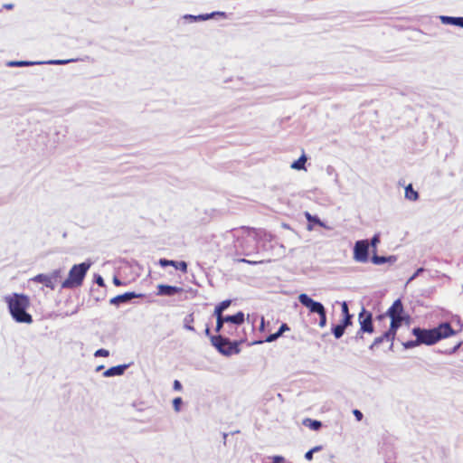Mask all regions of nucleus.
Wrapping results in <instances>:
<instances>
[{
  "instance_id": "f257e3e1",
  "label": "nucleus",
  "mask_w": 463,
  "mask_h": 463,
  "mask_svg": "<svg viewBox=\"0 0 463 463\" xmlns=\"http://www.w3.org/2000/svg\"><path fill=\"white\" fill-rule=\"evenodd\" d=\"M412 335L416 337L415 341L407 342L405 347H413L419 345H431L441 339H445L456 335V331L451 327L449 323H441L438 326L431 329H422L414 327Z\"/></svg>"
},
{
  "instance_id": "f03ea898",
  "label": "nucleus",
  "mask_w": 463,
  "mask_h": 463,
  "mask_svg": "<svg viewBox=\"0 0 463 463\" xmlns=\"http://www.w3.org/2000/svg\"><path fill=\"white\" fill-rule=\"evenodd\" d=\"M9 312L12 317L18 323H33L32 316L27 312L31 305L28 296L24 294L13 293L5 297Z\"/></svg>"
},
{
  "instance_id": "7ed1b4c3",
  "label": "nucleus",
  "mask_w": 463,
  "mask_h": 463,
  "mask_svg": "<svg viewBox=\"0 0 463 463\" xmlns=\"http://www.w3.org/2000/svg\"><path fill=\"white\" fill-rule=\"evenodd\" d=\"M391 318V324L389 327V335L397 333L398 328L402 326V321L405 319L404 308L401 299H396L392 305L388 308L385 314L377 317L378 320L385 319L386 317Z\"/></svg>"
},
{
  "instance_id": "20e7f679",
  "label": "nucleus",
  "mask_w": 463,
  "mask_h": 463,
  "mask_svg": "<svg viewBox=\"0 0 463 463\" xmlns=\"http://www.w3.org/2000/svg\"><path fill=\"white\" fill-rule=\"evenodd\" d=\"M246 341V338L240 337L239 339L230 340L225 335H213L211 336L212 345L222 354L232 355L240 353L239 345Z\"/></svg>"
},
{
  "instance_id": "39448f33",
  "label": "nucleus",
  "mask_w": 463,
  "mask_h": 463,
  "mask_svg": "<svg viewBox=\"0 0 463 463\" xmlns=\"http://www.w3.org/2000/svg\"><path fill=\"white\" fill-rule=\"evenodd\" d=\"M90 267V265L87 263L73 265L69 271L68 278L64 280L61 279V288L80 287Z\"/></svg>"
},
{
  "instance_id": "423d86ee",
  "label": "nucleus",
  "mask_w": 463,
  "mask_h": 463,
  "mask_svg": "<svg viewBox=\"0 0 463 463\" xmlns=\"http://www.w3.org/2000/svg\"><path fill=\"white\" fill-rule=\"evenodd\" d=\"M299 302L307 307L310 312L317 313L319 316V326L324 327L326 325V312L324 306L320 302L313 300L307 294H300Z\"/></svg>"
},
{
  "instance_id": "0eeeda50",
  "label": "nucleus",
  "mask_w": 463,
  "mask_h": 463,
  "mask_svg": "<svg viewBox=\"0 0 463 463\" xmlns=\"http://www.w3.org/2000/svg\"><path fill=\"white\" fill-rule=\"evenodd\" d=\"M62 271L55 269L50 274H38L34 276L32 280L37 283H42L45 287L54 289L57 284L61 285Z\"/></svg>"
},
{
  "instance_id": "6e6552de",
  "label": "nucleus",
  "mask_w": 463,
  "mask_h": 463,
  "mask_svg": "<svg viewBox=\"0 0 463 463\" xmlns=\"http://www.w3.org/2000/svg\"><path fill=\"white\" fill-rule=\"evenodd\" d=\"M358 321L360 325V328L357 331L356 337H363V334L368 333L373 334L374 331L373 325V316L372 313L365 310L364 308L359 313Z\"/></svg>"
},
{
  "instance_id": "1a4fd4ad",
  "label": "nucleus",
  "mask_w": 463,
  "mask_h": 463,
  "mask_svg": "<svg viewBox=\"0 0 463 463\" xmlns=\"http://www.w3.org/2000/svg\"><path fill=\"white\" fill-rule=\"evenodd\" d=\"M369 246L367 240L357 241L354 248V260L362 263L367 262Z\"/></svg>"
},
{
  "instance_id": "9d476101",
  "label": "nucleus",
  "mask_w": 463,
  "mask_h": 463,
  "mask_svg": "<svg viewBox=\"0 0 463 463\" xmlns=\"http://www.w3.org/2000/svg\"><path fill=\"white\" fill-rule=\"evenodd\" d=\"M183 291L182 288L160 284L157 286V296H174Z\"/></svg>"
},
{
  "instance_id": "9b49d317",
  "label": "nucleus",
  "mask_w": 463,
  "mask_h": 463,
  "mask_svg": "<svg viewBox=\"0 0 463 463\" xmlns=\"http://www.w3.org/2000/svg\"><path fill=\"white\" fill-rule=\"evenodd\" d=\"M159 264L162 267L172 266L175 269H179L184 273L187 272V263L185 261H175V260H165V259H160Z\"/></svg>"
},
{
  "instance_id": "f8f14e48",
  "label": "nucleus",
  "mask_w": 463,
  "mask_h": 463,
  "mask_svg": "<svg viewBox=\"0 0 463 463\" xmlns=\"http://www.w3.org/2000/svg\"><path fill=\"white\" fill-rule=\"evenodd\" d=\"M241 325H226L223 328V335L225 336H228L229 338L233 337L234 339H239L240 337H242L240 335V330L239 326Z\"/></svg>"
},
{
  "instance_id": "ddd939ff",
  "label": "nucleus",
  "mask_w": 463,
  "mask_h": 463,
  "mask_svg": "<svg viewBox=\"0 0 463 463\" xmlns=\"http://www.w3.org/2000/svg\"><path fill=\"white\" fill-rule=\"evenodd\" d=\"M223 320L226 325H241L244 322V314L240 311L235 315L224 317Z\"/></svg>"
},
{
  "instance_id": "4468645a",
  "label": "nucleus",
  "mask_w": 463,
  "mask_h": 463,
  "mask_svg": "<svg viewBox=\"0 0 463 463\" xmlns=\"http://www.w3.org/2000/svg\"><path fill=\"white\" fill-rule=\"evenodd\" d=\"M137 297H138V296L137 294H135L134 292H127V293L116 296L115 298H113L110 300V303L111 304H115V305H118L120 303L128 302V301H129L132 298H135Z\"/></svg>"
},
{
  "instance_id": "2eb2a0df",
  "label": "nucleus",
  "mask_w": 463,
  "mask_h": 463,
  "mask_svg": "<svg viewBox=\"0 0 463 463\" xmlns=\"http://www.w3.org/2000/svg\"><path fill=\"white\" fill-rule=\"evenodd\" d=\"M396 334L389 335V329L384 332L382 335L376 337L373 344L370 345V349H373L375 346L379 345L381 343H383L384 340L389 342H393L395 338Z\"/></svg>"
},
{
  "instance_id": "dca6fc26",
  "label": "nucleus",
  "mask_w": 463,
  "mask_h": 463,
  "mask_svg": "<svg viewBox=\"0 0 463 463\" xmlns=\"http://www.w3.org/2000/svg\"><path fill=\"white\" fill-rule=\"evenodd\" d=\"M127 368H128L127 364L113 366V367L109 368L107 371H105L103 375L105 377L122 375Z\"/></svg>"
},
{
  "instance_id": "f3484780",
  "label": "nucleus",
  "mask_w": 463,
  "mask_h": 463,
  "mask_svg": "<svg viewBox=\"0 0 463 463\" xmlns=\"http://www.w3.org/2000/svg\"><path fill=\"white\" fill-rule=\"evenodd\" d=\"M289 327L287 324H282L278 332L271 334L266 337L265 342H273L279 338L285 331H288Z\"/></svg>"
},
{
  "instance_id": "a211bd4d",
  "label": "nucleus",
  "mask_w": 463,
  "mask_h": 463,
  "mask_svg": "<svg viewBox=\"0 0 463 463\" xmlns=\"http://www.w3.org/2000/svg\"><path fill=\"white\" fill-rule=\"evenodd\" d=\"M441 21L445 24H449L463 28V17L441 16Z\"/></svg>"
},
{
  "instance_id": "6ab92c4d",
  "label": "nucleus",
  "mask_w": 463,
  "mask_h": 463,
  "mask_svg": "<svg viewBox=\"0 0 463 463\" xmlns=\"http://www.w3.org/2000/svg\"><path fill=\"white\" fill-rule=\"evenodd\" d=\"M405 197L411 201H416L419 197L418 192L413 190L412 185L409 184L405 188Z\"/></svg>"
},
{
  "instance_id": "aec40b11",
  "label": "nucleus",
  "mask_w": 463,
  "mask_h": 463,
  "mask_svg": "<svg viewBox=\"0 0 463 463\" xmlns=\"http://www.w3.org/2000/svg\"><path fill=\"white\" fill-rule=\"evenodd\" d=\"M307 162V156L305 155H302L297 161H295L291 165V168L296 170H303L305 169V164Z\"/></svg>"
},
{
  "instance_id": "412c9836",
  "label": "nucleus",
  "mask_w": 463,
  "mask_h": 463,
  "mask_svg": "<svg viewBox=\"0 0 463 463\" xmlns=\"http://www.w3.org/2000/svg\"><path fill=\"white\" fill-rule=\"evenodd\" d=\"M303 423L305 426H307L314 430H319L322 426V423L319 420H315L311 419L305 420Z\"/></svg>"
},
{
  "instance_id": "4be33fe9",
  "label": "nucleus",
  "mask_w": 463,
  "mask_h": 463,
  "mask_svg": "<svg viewBox=\"0 0 463 463\" xmlns=\"http://www.w3.org/2000/svg\"><path fill=\"white\" fill-rule=\"evenodd\" d=\"M305 217L309 222L317 224L321 227H325L324 223L317 216L311 215L308 212L305 213Z\"/></svg>"
},
{
  "instance_id": "5701e85b",
  "label": "nucleus",
  "mask_w": 463,
  "mask_h": 463,
  "mask_svg": "<svg viewBox=\"0 0 463 463\" xmlns=\"http://www.w3.org/2000/svg\"><path fill=\"white\" fill-rule=\"evenodd\" d=\"M238 232H240L241 233V237H242L243 240L245 238V232H247L249 235H250V234H257L256 229L250 228V227H245V226L241 227L238 230Z\"/></svg>"
},
{
  "instance_id": "b1692460",
  "label": "nucleus",
  "mask_w": 463,
  "mask_h": 463,
  "mask_svg": "<svg viewBox=\"0 0 463 463\" xmlns=\"http://www.w3.org/2000/svg\"><path fill=\"white\" fill-rule=\"evenodd\" d=\"M345 327L339 324L333 328V334L335 338H340L345 333Z\"/></svg>"
},
{
  "instance_id": "393cba45",
  "label": "nucleus",
  "mask_w": 463,
  "mask_h": 463,
  "mask_svg": "<svg viewBox=\"0 0 463 463\" xmlns=\"http://www.w3.org/2000/svg\"><path fill=\"white\" fill-rule=\"evenodd\" d=\"M387 261V258L378 256L375 253H373V256L372 257V262L376 265L383 264Z\"/></svg>"
},
{
  "instance_id": "a878e982",
  "label": "nucleus",
  "mask_w": 463,
  "mask_h": 463,
  "mask_svg": "<svg viewBox=\"0 0 463 463\" xmlns=\"http://www.w3.org/2000/svg\"><path fill=\"white\" fill-rule=\"evenodd\" d=\"M194 315L193 314H190L186 318H185V328L190 330V331H194V327L193 326V323H194Z\"/></svg>"
},
{
  "instance_id": "bb28decb",
  "label": "nucleus",
  "mask_w": 463,
  "mask_h": 463,
  "mask_svg": "<svg viewBox=\"0 0 463 463\" xmlns=\"http://www.w3.org/2000/svg\"><path fill=\"white\" fill-rule=\"evenodd\" d=\"M32 64H33V62L24 61H10L8 63V65L12 66V67H23V66H29V65H32Z\"/></svg>"
},
{
  "instance_id": "cd10ccee",
  "label": "nucleus",
  "mask_w": 463,
  "mask_h": 463,
  "mask_svg": "<svg viewBox=\"0 0 463 463\" xmlns=\"http://www.w3.org/2000/svg\"><path fill=\"white\" fill-rule=\"evenodd\" d=\"M182 403L183 400L181 397H176L173 400V407L176 412L180 411Z\"/></svg>"
},
{
  "instance_id": "c85d7f7f",
  "label": "nucleus",
  "mask_w": 463,
  "mask_h": 463,
  "mask_svg": "<svg viewBox=\"0 0 463 463\" xmlns=\"http://www.w3.org/2000/svg\"><path fill=\"white\" fill-rule=\"evenodd\" d=\"M379 242H380V235L374 234L371 240V242H369V244L373 248V253L376 252V248H377V245Z\"/></svg>"
},
{
  "instance_id": "c756f323",
  "label": "nucleus",
  "mask_w": 463,
  "mask_h": 463,
  "mask_svg": "<svg viewBox=\"0 0 463 463\" xmlns=\"http://www.w3.org/2000/svg\"><path fill=\"white\" fill-rule=\"evenodd\" d=\"M94 355H95L96 357H98V356L107 357V356H109V350H107V349H103V348H101V349L97 350V351L95 352Z\"/></svg>"
},
{
  "instance_id": "7c9ffc66",
  "label": "nucleus",
  "mask_w": 463,
  "mask_h": 463,
  "mask_svg": "<svg viewBox=\"0 0 463 463\" xmlns=\"http://www.w3.org/2000/svg\"><path fill=\"white\" fill-rule=\"evenodd\" d=\"M222 313L223 311L220 307H218V306H216L213 312L214 316L216 317V320L224 318Z\"/></svg>"
},
{
  "instance_id": "2f4dec72",
  "label": "nucleus",
  "mask_w": 463,
  "mask_h": 463,
  "mask_svg": "<svg viewBox=\"0 0 463 463\" xmlns=\"http://www.w3.org/2000/svg\"><path fill=\"white\" fill-rule=\"evenodd\" d=\"M351 324H352V316L344 317V319L341 322V325L345 328L348 326H350Z\"/></svg>"
},
{
  "instance_id": "473e14b6",
  "label": "nucleus",
  "mask_w": 463,
  "mask_h": 463,
  "mask_svg": "<svg viewBox=\"0 0 463 463\" xmlns=\"http://www.w3.org/2000/svg\"><path fill=\"white\" fill-rule=\"evenodd\" d=\"M232 301L227 299V300H223L222 301L218 306V307H220L222 311H224L226 308H228L231 305Z\"/></svg>"
},
{
  "instance_id": "72a5a7b5",
  "label": "nucleus",
  "mask_w": 463,
  "mask_h": 463,
  "mask_svg": "<svg viewBox=\"0 0 463 463\" xmlns=\"http://www.w3.org/2000/svg\"><path fill=\"white\" fill-rule=\"evenodd\" d=\"M224 324H225V321L223 319L217 320L216 321V328H215V330L217 332H220L221 330L223 331V328L225 327Z\"/></svg>"
},
{
  "instance_id": "f704fd0d",
  "label": "nucleus",
  "mask_w": 463,
  "mask_h": 463,
  "mask_svg": "<svg viewBox=\"0 0 463 463\" xmlns=\"http://www.w3.org/2000/svg\"><path fill=\"white\" fill-rule=\"evenodd\" d=\"M341 309H342V314H343L344 317L351 316L350 313H349V309H348V306H347L346 302H343L342 303Z\"/></svg>"
},
{
  "instance_id": "c9c22d12",
  "label": "nucleus",
  "mask_w": 463,
  "mask_h": 463,
  "mask_svg": "<svg viewBox=\"0 0 463 463\" xmlns=\"http://www.w3.org/2000/svg\"><path fill=\"white\" fill-rule=\"evenodd\" d=\"M353 413L358 421L362 420L363 413L359 410H354Z\"/></svg>"
},
{
  "instance_id": "e433bc0d",
  "label": "nucleus",
  "mask_w": 463,
  "mask_h": 463,
  "mask_svg": "<svg viewBox=\"0 0 463 463\" xmlns=\"http://www.w3.org/2000/svg\"><path fill=\"white\" fill-rule=\"evenodd\" d=\"M173 387L175 391H181L182 390V384L178 380H175L173 383Z\"/></svg>"
},
{
  "instance_id": "4c0bfd02",
  "label": "nucleus",
  "mask_w": 463,
  "mask_h": 463,
  "mask_svg": "<svg viewBox=\"0 0 463 463\" xmlns=\"http://www.w3.org/2000/svg\"><path fill=\"white\" fill-rule=\"evenodd\" d=\"M241 262H245V263H248V264H250V265H255V264H258V263H263L264 261L262 260H260V261H251V260H246V259H242L241 260Z\"/></svg>"
},
{
  "instance_id": "58836bf2",
  "label": "nucleus",
  "mask_w": 463,
  "mask_h": 463,
  "mask_svg": "<svg viewBox=\"0 0 463 463\" xmlns=\"http://www.w3.org/2000/svg\"><path fill=\"white\" fill-rule=\"evenodd\" d=\"M272 463H284V458L280 456H276L273 458Z\"/></svg>"
},
{
  "instance_id": "ea45409f",
  "label": "nucleus",
  "mask_w": 463,
  "mask_h": 463,
  "mask_svg": "<svg viewBox=\"0 0 463 463\" xmlns=\"http://www.w3.org/2000/svg\"><path fill=\"white\" fill-rule=\"evenodd\" d=\"M313 454L314 452L310 449L309 451H307L306 454H305V458L307 460H311L313 458Z\"/></svg>"
},
{
  "instance_id": "a19ab883",
  "label": "nucleus",
  "mask_w": 463,
  "mask_h": 463,
  "mask_svg": "<svg viewBox=\"0 0 463 463\" xmlns=\"http://www.w3.org/2000/svg\"><path fill=\"white\" fill-rule=\"evenodd\" d=\"M214 15V13L211 14H205V15H199L198 18L201 20H207L209 18H212Z\"/></svg>"
},
{
  "instance_id": "79ce46f5",
  "label": "nucleus",
  "mask_w": 463,
  "mask_h": 463,
  "mask_svg": "<svg viewBox=\"0 0 463 463\" xmlns=\"http://www.w3.org/2000/svg\"><path fill=\"white\" fill-rule=\"evenodd\" d=\"M96 282H97V284H99V286H101V287H103V286L105 285V284H104V280H103V279H102L100 276H99V277L97 278Z\"/></svg>"
},
{
  "instance_id": "37998d69",
  "label": "nucleus",
  "mask_w": 463,
  "mask_h": 463,
  "mask_svg": "<svg viewBox=\"0 0 463 463\" xmlns=\"http://www.w3.org/2000/svg\"><path fill=\"white\" fill-rule=\"evenodd\" d=\"M264 327H265V320H264V317H262L261 320H260V330H264Z\"/></svg>"
},
{
  "instance_id": "c03bdc74",
  "label": "nucleus",
  "mask_w": 463,
  "mask_h": 463,
  "mask_svg": "<svg viewBox=\"0 0 463 463\" xmlns=\"http://www.w3.org/2000/svg\"><path fill=\"white\" fill-rule=\"evenodd\" d=\"M460 345H461V343L457 344V345L453 347V349L449 352V354H453V353H455V352H456V351L460 347Z\"/></svg>"
},
{
  "instance_id": "a18cd8bd",
  "label": "nucleus",
  "mask_w": 463,
  "mask_h": 463,
  "mask_svg": "<svg viewBox=\"0 0 463 463\" xmlns=\"http://www.w3.org/2000/svg\"><path fill=\"white\" fill-rule=\"evenodd\" d=\"M113 282H114V284H115V285H117V286H120V285H121V281H120L117 277H115V278L113 279Z\"/></svg>"
},
{
  "instance_id": "49530a36",
  "label": "nucleus",
  "mask_w": 463,
  "mask_h": 463,
  "mask_svg": "<svg viewBox=\"0 0 463 463\" xmlns=\"http://www.w3.org/2000/svg\"><path fill=\"white\" fill-rule=\"evenodd\" d=\"M66 62H67V61H61V60L52 61V63H54V64H64Z\"/></svg>"
},
{
  "instance_id": "de8ad7c7",
  "label": "nucleus",
  "mask_w": 463,
  "mask_h": 463,
  "mask_svg": "<svg viewBox=\"0 0 463 463\" xmlns=\"http://www.w3.org/2000/svg\"><path fill=\"white\" fill-rule=\"evenodd\" d=\"M322 448L320 446H317V447H314L311 450L313 452H317V451H319Z\"/></svg>"
},
{
  "instance_id": "09e8293b",
  "label": "nucleus",
  "mask_w": 463,
  "mask_h": 463,
  "mask_svg": "<svg viewBox=\"0 0 463 463\" xmlns=\"http://www.w3.org/2000/svg\"><path fill=\"white\" fill-rule=\"evenodd\" d=\"M205 334H206L207 335H210V329H209V327H206V328H205Z\"/></svg>"
},
{
  "instance_id": "8fccbe9b",
  "label": "nucleus",
  "mask_w": 463,
  "mask_h": 463,
  "mask_svg": "<svg viewBox=\"0 0 463 463\" xmlns=\"http://www.w3.org/2000/svg\"><path fill=\"white\" fill-rule=\"evenodd\" d=\"M12 7H13V5H5V8H7V9H11Z\"/></svg>"
},
{
  "instance_id": "3c124183",
  "label": "nucleus",
  "mask_w": 463,
  "mask_h": 463,
  "mask_svg": "<svg viewBox=\"0 0 463 463\" xmlns=\"http://www.w3.org/2000/svg\"><path fill=\"white\" fill-rule=\"evenodd\" d=\"M102 368H103V366H102V365H100V366H99V367L97 368V370H98V371H99V370H102Z\"/></svg>"
},
{
  "instance_id": "603ef678",
  "label": "nucleus",
  "mask_w": 463,
  "mask_h": 463,
  "mask_svg": "<svg viewBox=\"0 0 463 463\" xmlns=\"http://www.w3.org/2000/svg\"><path fill=\"white\" fill-rule=\"evenodd\" d=\"M307 229H308L309 231H311L313 228H312V226H311V225H309V226L307 227Z\"/></svg>"
}]
</instances>
